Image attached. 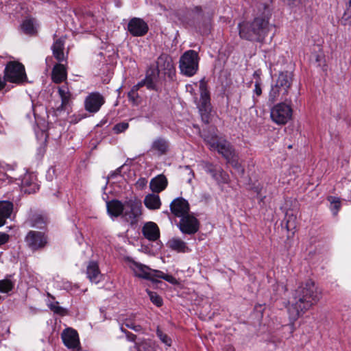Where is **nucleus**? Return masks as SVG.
I'll return each mask as SVG.
<instances>
[{
    "mask_svg": "<svg viewBox=\"0 0 351 351\" xmlns=\"http://www.w3.org/2000/svg\"><path fill=\"white\" fill-rule=\"evenodd\" d=\"M167 184V178L164 175L160 174L151 180L149 188L153 193H159L166 189Z\"/></svg>",
    "mask_w": 351,
    "mask_h": 351,
    "instance_id": "412c9836",
    "label": "nucleus"
},
{
    "mask_svg": "<svg viewBox=\"0 0 351 351\" xmlns=\"http://www.w3.org/2000/svg\"><path fill=\"white\" fill-rule=\"evenodd\" d=\"M13 210V204L8 201L0 202V227L5 223V221L9 218Z\"/></svg>",
    "mask_w": 351,
    "mask_h": 351,
    "instance_id": "b1692460",
    "label": "nucleus"
},
{
    "mask_svg": "<svg viewBox=\"0 0 351 351\" xmlns=\"http://www.w3.org/2000/svg\"><path fill=\"white\" fill-rule=\"evenodd\" d=\"M147 294L153 304L158 307L162 305V299L156 292L147 291Z\"/></svg>",
    "mask_w": 351,
    "mask_h": 351,
    "instance_id": "ea45409f",
    "label": "nucleus"
},
{
    "mask_svg": "<svg viewBox=\"0 0 351 351\" xmlns=\"http://www.w3.org/2000/svg\"><path fill=\"white\" fill-rule=\"evenodd\" d=\"M105 103L104 97L98 92L90 93L84 100L85 110L90 113L97 112Z\"/></svg>",
    "mask_w": 351,
    "mask_h": 351,
    "instance_id": "2eb2a0df",
    "label": "nucleus"
},
{
    "mask_svg": "<svg viewBox=\"0 0 351 351\" xmlns=\"http://www.w3.org/2000/svg\"><path fill=\"white\" fill-rule=\"evenodd\" d=\"M61 104L54 109L56 116H59L62 112L68 110L72 99V95L67 84L59 86L58 88Z\"/></svg>",
    "mask_w": 351,
    "mask_h": 351,
    "instance_id": "f8f14e48",
    "label": "nucleus"
},
{
    "mask_svg": "<svg viewBox=\"0 0 351 351\" xmlns=\"http://www.w3.org/2000/svg\"><path fill=\"white\" fill-rule=\"evenodd\" d=\"M64 41L62 38L57 39L52 45L53 55L59 62H62L64 60Z\"/></svg>",
    "mask_w": 351,
    "mask_h": 351,
    "instance_id": "cd10ccee",
    "label": "nucleus"
},
{
    "mask_svg": "<svg viewBox=\"0 0 351 351\" xmlns=\"http://www.w3.org/2000/svg\"><path fill=\"white\" fill-rule=\"evenodd\" d=\"M51 78L53 82L60 84L66 79V71L62 64H57L52 70Z\"/></svg>",
    "mask_w": 351,
    "mask_h": 351,
    "instance_id": "393cba45",
    "label": "nucleus"
},
{
    "mask_svg": "<svg viewBox=\"0 0 351 351\" xmlns=\"http://www.w3.org/2000/svg\"><path fill=\"white\" fill-rule=\"evenodd\" d=\"M199 67V56L194 50H188L181 56L179 60L180 73L187 77L193 76Z\"/></svg>",
    "mask_w": 351,
    "mask_h": 351,
    "instance_id": "20e7f679",
    "label": "nucleus"
},
{
    "mask_svg": "<svg viewBox=\"0 0 351 351\" xmlns=\"http://www.w3.org/2000/svg\"><path fill=\"white\" fill-rule=\"evenodd\" d=\"M22 32L27 35H33L36 33L34 22L32 19H25L21 25Z\"/></svg>",
    "mask_w": 351,
    "mask_h": 351,
    "instance_id": "72a5a7b5",
    "label": "nucleus"
},
{
    "mask_svg": "<svg viewBox=\"0 0 351 351\" xmlns=\"http://www.w3.org/2000/svg\"><path fill=\"white\" fill-rule=\"evenodd\" d=\"M167 245L172 250L176 251L179 253H185L190 251L186 243L180 238H172L168 243Z\"/></svg>",
    "mask_w": 351,
    "mask_h": 351,
    "instance_id": "bb28decb",
    "label": "nucleus"
},
{
    "mask_svg": "<svg viewBox=\"0 0 351 351\" xmlns=\"http://www.w3.org/2000/svg\"><path fill=\"white\" fill-rule=\"evenodd\" d=\"M320 298L321 293L313 280H308L299 286L293 293L292 300L287 306L289 318L292 324L315 305Z\"/></svg>",
    "mask_w": 351,
    "mask_h": 351,
    "instance_id": "f257e3e1",
    "label": "nucleus"
},
{
    "mask_svg": "<svg viewBox=\"0 0 351 351\" xmlns=\"http://www.w3.org/2000/svg\"><path fill=\"white\" fill-rule=\"evenodd\" d=\"M293 81V74L289 71L279 73L274 85L271 86L269 93V100L272 103L286 97L289 91Z\"/></svg>",
    "mask_w": 351,
    "mask_h": 351,
    "instance_id": "7ed1b4c3",
    "label": "nucleus"
},
{
    "mask_svg": "<svg viewBox=\"0 0 351 351\" xmlns=\"http://www.w3.org/2000/svg\"><path fill=\"white\" fill-rule=\"evenodd\" d=\"M200 98L197 104V108L202 114V119H207L211 111L210 93L206 82L202 80L199 82Z\"/></svg>",
    "mask_w": 351,
    "mask_h": 351,
    "instance_id": "9d476101",
    "label": "nucleus"
},
{
    "mask_svg": "<svg viewBox=\"0 0 351 351\" xmlns=\"http://www.w3.org/2000/svg\"><path fill=\"white\" fill-rule=\"evenodd\" d=\"M186 90L189 91L191 95H195L194 89L191 85H187Z\"/></svg>",
    "mask_w": 351,
    "mask_h": 351,
    "instance_id": "6e6d98bb",
    "label": "nucleus"
},
{
    "mask_svg": "<svg viewBox=\"0 0 351 351\" xmlns=\"http://www.w3.org/2000/svg\"><path fill=\"white\" fill-rule=\"evenodd\" d=\"M258 13L252 22L243 21L238 25L239 36L245 40L263 42L269 32L270 11L266 3L257 5Z\"/></svg>",
    "mask_w": 351,
    "mask_h": 351,
    "instance_id": "f03ea898",
    "label": "nucleus"
},
{
    "mask_svg": "<svg viewBox=\"0 0 351 351\" xmlns=\"http://www.w3.org/2000/svg\"><path fill=\"white\" fill-rule=\"evenodd\" d=\"M62 339L66 347L69 349L78 350L80 348V340L76 330L72 328H66L62 333Z\"/></svg>",
    "mask_w": 351,
    "mask_h": 351,
    "instance_id": "f3484780",
    "label": "nucleus"
},
{
    "mask_svg": "<svg viewBox=\"0 0 351 351\" xmlns=\"http://www.w3.org/2000/svg\"><path fill=\"white\" fill-rule=\"evenodd\" d=\"M9 240V236L4 232H0V246L6 243Z\"/></svg>",
    "mask_w": 351,
    "mask_h": 351,
    "instance_id": "de8ad7c7",
    "label": "nucleus"
},
{
    "mask_svg": "<svg viewBox=\"0 0 351 351\" xmlns=\"http://www.w3.org/2000/svg\"><path fill=\"white\" fill-rule=\"evenodd\" d=\"M350 6L351 7V0L349 1Z\"/></svg>",
    "mask_w": 351,
    "mask_h": 351,
    "instance_id": "052dcab7",
    "label": "nucleus"
},
{
    "mask_svg": "<svg viewBox=\"0 0 351 351\" xmlns=\"http://www.w3.org/2000/svg\"><path fill=\"white\" fill-rule=\"evenodd\" d=\"M129 127V124L127 122H121L117 123L112 128L113 132L115 134H120L125 132Z\"/></svg>",
    "mask_w": 351,
    "mask_h": 351,
    "instance_id": "a19ab883",
    "label": "nucleus"
},
{
    "mask_svg": "<svg viewBox=\"0 0 351 351\" xmlns=\"http://www.w3.org/2000/svg\"><path fill=\"white\" fill-rule=\"evenodd\" d=\"M142 215V204L136 198L125 201V209L122 217L131 225L138 223Z\"/></svg>",
    "mask_w": 351,
    "mask_h": 351,
    "instance_id": "39448f33",
    "label": "nucleus"
},
{
    "mask_svg": "<svg viewBox=\"0 0 351 351\" xmlns=\"http://www.w3.org/2000/svg\"><path fill=\"white\" fill-rule=\"evenodd\" d=\"M123 325H125V326L134 330L135 332H140L142 330V327L138 324H136L130 318H125L123 321Z\"/></svg>",
    "mask_w": 351,
    "mask_h": 351,
    "instance_id": "58836bf2",
    "label": "nucleus"
},
{
    "mask_svg": "<svg viewBox=\"0 0 351 351\" xmlns=\"http://www.w3.org/2000/svg\"><path fill=\"white\" fill-rule=\"evenodd\" d=\"M14 287L13 282L8 279L0 280V292L8 293Z\"/></svg>",
    "mask_w": 351,
    "mask_h": 351,
    "instance_id": "e433bc0d",
    "label": "nucleus"
},
{
    "mask_svg": "<svg viewBox=\"0 0 351 351\" xmlns=\"http://www.w3.org/2000/svg\"><path fill=\"white\" fill-rule=\"evenodd\" d=\"M147 180L145 178H140L137 182H136V185L141 188V189H143L144 186H146L147 184Z\"/></svg>",
    "mask_w": 351,
    "mask_h": 351,
    "instance_id": "09e8293b",
    "label": "nucleus"
},
{
    "mask_svg": "<svg viewBox=\"0 0 351 351\" xmlns=\"http://www.w3.org/2000/svg\"><path fill=\"white\" fill-rule=\"evenodd\" d=\"M264 198H265V196L262 197L261 200H263Z\"/></svg>",
    "mask_w": 351,
    "mask_h": 351,
    "instance_id": "680f3d73",
    "label": "nucleus"
},
{
    "mask_svg": "<svg viewBox=\"0 0 351 351\" xmlns=\"http://www.w3.org/2000/svg\"><path fill=\"white\" fill-rule=\"evenodd\" d=\"M261 84H262V82H260L259 80L255 81L254 89L253 92L257 97L261 96L262 94Z\"/></svg>",
    "mask_w": 351,
    "mask_h": 351,
    "instance_id": "49530a36",
    "label": "nucleus"
},
{
    "mask_svg": "<svg viewBox=\"0 0 351 351\" xmlns=\"http://www.w3.org/2000/svg\"><path fill=\"white\" fill-rule=\"evenodd\" d=\"M25 241L33 251L44 247L47 243L44 234L37 231H30L25 237Z\"/></svg>",
    "mask_w": 351,
    "mask_h": 351,
    "instance_id": "dca6fc26",
    "label": "nucleus"
},
{
    "mask_svg": "<svg viewBox=\"0 0 351 351\" xmlns=\"http://www.w3.org/2000/svg\"><path fill=\"white\" fill-rule=\"evenodd\" d=\"M107 211L110 217H117L122 216L125 209V202L122 203L121 201L113 199L106 203Z\"/></svg>",
    "mask_w": 351,
    "mask_h": 351,
    "instance_id": "aec40b11",
    "label": "nucleus"
},
{
    "mask_svg": "<svg viewBox=\"0 0 351 351\" xmlns=\"http://www.w3.org/2000/svg\"><path fill=\"white\" fill-rule=\"evenodd\" d=\"M157 278L164 279L166 281H167L173 285H175L177 283V280L173 276H172L171 275L165 274L162 271H159V270H156V271L155 272V281L157 280Z\"/></svg>",
    "mask_w": 351,
    "mask_h": 351,
    "instance_id": "c9c22d12",
    "label": "nucleus"
},
{
    "mask_svg": "<svg viewBox=\"0 0 351 351\" xmlns=\"http://www.w3.org/2000/svg\"><path fill=\"white\" fill-rule=\"evenodd\" d=\"M157 336L159 337L160 341L165 345L170 346L171 344V339L165 334H164L160 329H157Z\"/></svg>",
    "mask_w": 351,
    "mask_h": 351,
    "instance_id": "79ce46f5",
    "label": "nucleus"
},
{
    "mask_svg": "<svg viewBox=\"0 0 351 351\" xmlns=\"http://www.w3.org/2000/svg\"><path fill=\"white\" fill-rule=\"evenodd\" d=\"M128 98L134 104H137L139 101V95L137 93L136 88H132L128 93Z\"/></svg>",
    "mask_w": 351,
    "mask_h": 351,
    "instance_id": "37998d69",
    "label": "nucleus"
},
{
    "mask_svg": "<svg viewBox=\"0 0 351 351\" xmlns=\"http://www.w3.org/2000/svg\"><path fill=\"white\" fill-rule=\"evenodd\" d=\"M285 227L287 231H293L296 228V216L287 213L285 217Z\"/></svg>",
    "mask_w": 351,
    "mask_h": 351,
    "instance_id": "473e14b6",
    "label": "nucleus"
},
{
    "mask_svg": "<svg viewBox=\"0 0 351 351\" xmlns=\"http://www.w3.org/2000/svg\"><path fill=\"white\" fill-rule=\"evenodd\" d=\"M5 79L7 82L21 84L26 81L27 75L24 66L18 62H9L4 71Z\"/></svg>",
    "mask_w": 351,
    "mask_h": 351,
    "instance_id": "423d86ee",
    "label": "nucleus"
},
{
    "mask_svg": "<svg viewBox=\"0 0 351 351\" xmlns=\"http://www.w3.org/2000/svg\"><path fill=\"white\" fill-rule=\"evenodd\" d=\"M134 349L135 351H156L155 343L149 339H144L135 343Z\"/></svg>",
    "mask_w": 351,
    "mask_h": 351,
    "instance_id": "c85d7f7f",
    "label": "nucleus"
},
{
    "mask_svg": "<svg viewBox=\"0 0 351 351\" xmlns=\"http://www.w3.org/2000/svg\"><path fill=\"white\" fill-rule=\"evenodd\" d=\"M193 12L195 14L199 15V14H201V12H202V8H201V7H198V6H197V7L194 8V9H193Z\"/></svg>",
    "mask_w": 351,
    "mask_h": 351,
    "instance_id": "5fc2aeb1",
    "label": "nucleus"
},
{
    "mask_svg": "<svg viewBox=\"0 0 351 351\" xmlns=\"http://www.w3.org/2000/svg\"><path fill=\"white\" fill-rule=\"evenodd\" d=\"M228 162L239 173L243 174L244 173V169L242 167L241 164L239 162L237 156L234 155L230 159H227Z\"/></svg>",
    "mask_w": 351,
    "mask_h": 351,
    "instance_id": "4c0bfd02",
    "label": "nucleus"
},
{
    "mask_svg": "<svg viewBox=\"0 0 351 351\" xmlns=\"http://www.w3.org/2000/svg\"><path fill=\"white\" fill-rule=\"evenodd\" d=\"M123 326L124 325H123V324H122L121 326V330L126 334L128 332L125 329L123 328Z\"/></svg>",
    "mask_w": 351,
    "mask_h": 351,
    "instance_id": "bf43d9fd",
    "label": "nucleus"
},
{
    "mask_svg": "<svg viewBox=\"0 0 351 351\" xmlns=\"http://www.w3.org/2000/svg\"><path fill=\"white\" fill-rule=\"evenodd\" d=\"M186 170L189 171V174L190 176V177L189 178L188 182H191L192 180V178L194 177V173L188 166L186 167Z\"/></svg>",
    "mask_w": 351,
    "mask_h": 351,
    "instance_id": "603ef678",
    "label": "nucleus"
},
{
    "mask_svg": "<svg viewBox=\"0 0 351 351\" xmlns=\"http://www.w3.org/2000/svg\"><path fill=\"white\" fill-rule=\"evenodd\" d=\"M144 237L149 241H156L158 239L160 232L158 226L154 222H147L142 229Z\"/></svg>",
    "mask_w": 351,
    "mask_h": 351,
    "instance_id": "4be33fe9",
    "label": "nucleus"
},
{
    "mask_svg": "<svg viewBox=\"0 0 351 351\" xmlns=\"http://www.w3.org/2000/svg\"><path fill=\"white\" fill-rule=\"evenodd\" d=\"M208 171H209L213 177H215V171L213 169V166L211 165H208Z\"/></svg>",
    "mask_w": 351,
    "mask_h": 351,
    "instance_id": "4d7b16f0",
    "label": "nucleus"
},
{
    "mask_svg": "<svg viewBox=\"0 0 351 351\" xmlns=\"http://www.w3.org/2000/svg\"><path fill=\"white\" fill-rule=\"evenodd\" d=\"M170 210L176 217L182 218L189 214V204L184 198L178 197L171 203Z\"/></svg>",
    "mask_w": 351,
    "mask_h": 351,
    "instance_id": "a211bd4d",
    "label": "nucleus"
},
{
    "mask_svg": "<svg viewBox=\"0 0 351 351\" xmlns=\"http://www.w3.org/2000/svg\"><path fill=\"white\" fill-rule=\"evenodd\" d=\"M152 149L157 151L160 155L165 154L169 149V143L164 138H156L152 143Z\"/></svg>",
    "mask_w": 351,
    "mask_h": 351,
    "instance_id": "c756f323",
    "label": "nucleus"
},
{
    "mask_svg": "<svg viewBox=\"0 0 351 351\" xmlns=\"http://www.w3.org/2000/svg\"><path fill=\"white\" fill-rule=\"evenodd\" d=\"M126 337H127L128 340H129L130 341H135V340L136 339V336L130 332L126 333Z\"/></svg>",
    "mask_w": 351,
    "mask_h": 351,
    "instance_id": "3c124183",
    "label": "nucleus"
},
{
    "mask_svg": "<svg viewBox=\"0 0 351 351\" xmlns=\"http://www.w3.org/2000/svg\"><path fill=\"white\" fill-rule=\"evenodd\" d=\"M50 309L53 311L55 313L57 314H63L64 313V308L58 305V302L56 303H51L49 305Z\"/></svg>",
    "mask_w": 351,
    "mask_h": 351,
    "instance_id": "c03bdc74",
    "label": "nucleus"
},
{
    "mask_svg": "<svg viewBox=\"0 0 351 351\" xmlns=\"http://www.w3.org/2000/svg\"><path fill=\"white\" fill-rule=\"evenodd\" d=\"M143 203L149 210H158L161 206V201L159 195L154 193L147 195L145 197Z\"/></svg>",
    "mask_w": 351,
    "mask_h": 351,
    "instance_id": "a878e982",
    "label": "nucleus"
},
{
    "mask_svg": "<svg viewBox=\"0 0 351 351\" xmlns=\"http://www.w3.org/2000/svg\"><path fill=\"white\" fill-rule=\"evenodd\" d=\"M295 1V0H291V2H293V1Z\"/></svg>",
    "mask_w": 351,
    "mask_h": 351,
    "instance_id": "e2e57ef3",
    "label": "nucleus"
},
{
    "mask_svg": "<svg viewBox=\"0 0 351 351\" xmlns=\"http://www.w3.org/2000/svg\"><path fill=\"white\" fill-rule=\"evenodd\" d=\"M31 226L37 228H43L47 223V218L41 214H34L30 218Z\"/></svg>",
    "mask_w": 351,
    "mask_h": 351,
    "instance_id": "2f4dec72",
    "label": "nucleus"
},
{
    "mask_svg": "<svg viewBox=\"0 0 351 351\" xmlns=\"http://www.w3.org/2000/svg\"><path fill=\"white\" fill-rule=\"evenodd\" d=\"M36 176L32 173L25 174L22 180V184L30 187L29 193L36 192L38 189V186L36 183Z\"/></svg>",
    "mask_w": 351,
    "mask_h": 351,
    "instance_id": "7c9ffc66",
    "label": "nucleus"
},
{
    "mask_svg": "<svg viewBox=\"0 0 351 351\" xmlns=\"http://www.w3.org/2000/svg\"><path fill=\"white\" fill-rule=\"evenodd\" d=\"M156 70L153 69L155 73H157L158 77L160 73L167 75L169 77L175 73V67L173 63L172 58L167 54L162 53L157 59L156 61Z\"/></svg>",
    "mask_w": 351,
    "mask_h": 351,
    "instance_id": "9b49d317",
    "label": "nucleus"
},
{
    "mask_svg": "<svg viewBox=\"0 0 351 351\" xmlns=\"http://www.w3.org/2000/svg\"><path fill=\"white\" fill-rule=\"evenodd\" d=\"M292 114L291 106L284 102L275 105L270 112L271 120L278 125H285L291 120Z\"/></svg>",
    "mask_w": 351,
    "mask_h": 351,
    "instance_id": "0eeeda50",
    "label": "nucleus"
},
{
    "mask_svg": "<svg viewBox=\"0 0 351 351\" xmlns=\"http://www.w3.org/2000/svg\"><path fill=\"white\" fill-rule=\"evenodd\" d=\"M7 80L5 79V77L3 78H2L1 76H0V90H2L5 86V82Z\"/></svg>",
    "mask_w": 351,
    "mask_h": 351,
    "instance_id": "864d4df0",
    "label": "nucleus"
},
{
    "mask_svg": "<svg viewBox=\"0 0 351 351\" xmlns=\"http://www.w3.org/2000/svg\"><path fill=\"white\" fill-rule=\"evenodd\" d=\"M327 199L330 204V208L331 211L334 215H336L341 208L340 199L337 197L329 196Z\"/></svg>",
    "mask_w": 351,
    "mask_h": 351,
    "instance_id": "f704fd0d",
    "label": "nucleus"
},
{
    "mask_svg": "<svg viewBox=\"0 0 351 351\" xmlns=\"http://www.w3.org/2000/svg\"><path fill=\"white\" fill-rule=\"evenodd\" d=\"M226 348V351H234V349L231 346H227Z\"/></svg>",
    "mask_w": 351,
    "mask_h": 351,
    "instance_id": "13d9d810",
    "label": "nucleus"
},
{
    "mask_svg": "<svg viewBox=\"0 0 351 351\" xmlns=\"http://www.w3.org/2000/svg\"><path fill=\"white\" fill-rule=\"evenodd\" d=\"M86 274L90 282L98 283L102 278L98 264L95 261L89 262L86 267Z\"/></svg>",
    "mask_w": 351,
    "mask_h": 351,
    "instance_id": "5701e85b",
    "label": "nucleus"
},
{
    "mask_svg": "<svg viewBox=\"0 0 351 351\" xmlns=\"http://www.w3.org/2000/svg\"><path fill=\"white\" fill-rule=\"evenodd\" d=\"M158 79V74L155 73L154 70L149 69L147 72V75L145 78L141 82H138L137 84L134 85L132 88H136V90L143 86H146L147 88L149 90H156V82Z\"/></svg>",
    "mask_w": 351,
    "mask_h": 351,
    "instance_id": "6ab92c4d",
    "label": "nucleus"
},
{
    "mask_svg": "<svg viewBox=\"0 0 351 351\" xmlns=\"http://www.w3.org/2000/svg\"><path fill=\"white\" fill-rule=\"evenodd\" d=\"M178 227L182 233L193 234L199 230V223L194 216L188 214L181 218Z\"/></svg>",
    "mask_w": 351,
    "mask_h": 351,
    "instance_id": "ddd939ff",
    "label": "nucleus"
},
{
    "mask_svg": "<svg viewBox=\"0 0 351 351\" xmlns=\"http://www.w3.org/2000/svg\"><path fill=\"white\" fill-rule=\"evenodd\" d=\"M148 30L147 23L140 18H132L128 24V31L133 36H143L147 33Z\"/></svg>",
    "mask_w": 351,
    "mask_h": 351,
    "instance_id": "4468645a",
    "label": "nucleus"
},
{
    "mask_svg": "<svg viewBox=\"0 0 351 351\" xmlns=\"http://www.w3.org/2000/svg\"><path fill=\"white\" fill-rule=\"evenodd\" d=\"M128 266L131 269L134 275L138 278L155 281L156 269H152L142 263L135 261L132 258L127 256L124 258Z\"/></svg>",
    "mask_w": 351,
    "mask_h": 351,
    "instance_id": "6e6552de",
    "label": "nucleus"
},
{
    "mask_svg": "<svg viewBox=\"0 0 351 351\" xmlns=\"http://www.w3.org/2000/svg\"><path fill=\"white\" fill-rule=\"evenodd\" d=\"M263 186L260 183H254L250 186V190L256 193L257 196L261 195Z\"/></svg>",
    "mask_w": 351,
    "mask_h": 351,
    "instance_id": "a18cd8bd",
    "label": "nucleus"
},
{
    "mask_svg": "<svg viewBox=\"0 0 351 351\" xmlns=\"http://www.w3.org/2000/svg\"><path fill=\"white\" fill-rule=\"evenodd\" d=\"M205 141L211 149H216L226 160L230 159L234 154V150L229 142L218 138L217 136L206 137Z\"/></svg>",
    "mask_w": 351,
    "mask_h": 351,
    "instance_id": "1a4fd4ad",
    "label": "nucleus"
},
{
    "mask_svg": "<svg viewBox=\"0 0 351 351\" xmlns=\"http://www.w3.org/2000/svg\"><path fill=\"white\" fill-rule=\"evenodd\" d=\"M261 70H256L253 73V77L254 78L256 79V81H260L261 82Z\"/></svg>",
    "mask_w": 351,
    "mask_h": 351,
    "instance_id": "8fccbe9b",
    "label": "nucleus"
}]
</instances>
